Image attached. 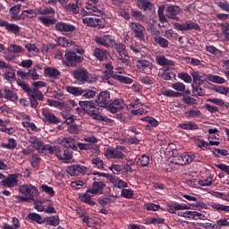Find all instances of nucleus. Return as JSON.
<instances>
[{"label": "nucleus", "instance_id": "49530a36", "mask_svg": "<svg viewBox=\"0 0 229 229\" xmlns=\"http://www.w3.org/2000/svg\"><path fill=\"white\" fill-rule=\"evenodd\" d=\"M182 130H198V125L192 121H188L178 125Z\"/></svg>", "mask_w": 229, "mask_h": 229}, {"label": "nucleus", "instance_id": "b1692460", "mask_svg": "<svg viewBox=\"0 0 229 229\" xmlns=\"http://www.w3.org/2000/svg\"><path fill=\"white\" fill-rule=\"evenodd\" d=\"M157 15L159 21L161 22L158 23V28H167V26H169V21H167V18L164 14V7H158Z\"/></svg>", "mask_w": 229, "mask_h": 229}, {"label": "nucleus", "instance_id": "aec40b11", "mask_svg": "<svg viewBox=\"0 0 229 229\" xmlns=\"http://www.w3.org/2000/svg\"><path fill=\"white\" fill-rule=\"evenodd\" d=\"M0 26L2 28H5V30H7V31H9L10 33H14V35H17V33L21 31V27H19V25L10 23L8 22V21L0 19Z\"/></svg>", "mask_w": 229, "mask_h": 229}, {"label": "nucleus", "instance_id": "f3484780", "mask_svg": "<svg viewBox=\"0 0 229 229\" xmlns=\"http://www.w3.org/2000/svg\"><path fill=\"white\" fill-rule=\"evenodd\" d=\"M166 13V17H168V19H173L174 21H182V19H180V17H178L177 15H180V7L176 6V5H169L166 7L165 10Z\"/></svg>", "mask_w": 229, "mask_h": 229}, {"label": "nucleus", "instance_id": "a878e982", "mask_svg": "<svg viewBox=\"0 0 229 229\" xmlns=\"http://www.w3.org/2000/svg\"><path fill=\"white\" fill-rule=\"evenodd\" d=\"M30 142L32 148H35L39 153L41 151H46V145L44 144V142H42V140H38V138L32 137L30 138Z\"/></svg>", "mask_w": 229, "mask_h": 229}, {"label": "nucleus", "instance_id": "a211bd4d", "mask_svg": "<svg viewBox=\"0 0 229 229\" xmlns=\"http://www.w3.org/2000/svg\"><path fill=\"white\" fill-rule=\"evenodd\" d=\"M66 172L70 176H78L83 173H87V167L81 165H73L72 166H68Z\"/></svg>", "mask_w": 229, "mask_h": 229}, {"label": "nucleus", "instance_id": "58836bf2", "mask_svg": "<svg viewBox=\"0 0 229 229\" xmlns=\"http://www.w3.org/2000/svg\"><path fill=\"white\" fill-rule=\"evenodd\" d=\"M66 92H68L69 94H72V96H83V89L80 88V87H74V86H67L65 88Z\"/></svg>", "mask_w": 229, "mask_h": 229}, {"label": "nucleus", "instance_id": "0e129e2a", "mask_svg": "<svg viewBox=\"0 0 229 229\" xmlns=\"http://www.w3.org/2000/svg\"><path fill=\"white\" fill-rule=\"evenodd\" d=\"M66 10H69L70 12H72V13H80V5H78V1L76 4H69L66 6Z\"/></svg>", "mask_w": 229, "mask_h": 229}, {"label": "nucleus", "instance_id": "774afa93", "mask_svg": "<svg viewBox=\"0 0 229 229\" xmlns=\"http://www.w3.org/2000/svg\"><path fill=\"white\" fill-rule=\"evenodd\" d=\"M30 78H31V80H39L40 75H38V73L37 72V69L32 68L28 72V80H30Z\"/></svg>", "mask_w": 229, "mask_h": 229}, {"label": "nucleus", "instance_id": "69168bd1", "mask_svg": "<svg viewBox=\"0 0 229 229\" xmlns=\"http://www.w3.org/2000/svg\"><path fill=\"white\" fill-rule=\"evenodd\" d=\"M165 38H168L169 40H173V38H178V33L174 32L173 29L167 30L165 31Z\"/></svg>", "mask_w": 229, "mask_h": 229}, {"label": "nucleus", "instance_id": "6e6d98bb", "mask_svg": "<svg viewBox=\"0 0 229 229\" xmlns=\"http://www.w3.org/2000/svg\"><path fill=\"white\" fill-rule=\"evenodd\" d=\"M133 190L131 189H126V188H123L122 191H121V196L122 198H125V199H131V198H133Z\"/></svg>", "mask_w": 229, "mask_h": 229}, {"label": "nucleus", "instance_id": "ea45409f", "mask_svg": "<svg viewBox=\"0 0 229 229\" xmlns=\"http://www.w3.org/2000/svg\"><path fill=\"white\" fill-rule=\"evenodd\" d=\"M43 223L49 225V226H58L60 225V218L58 216H47L43 220Z\"/></svg>", "mask_w": 229, "mask_h": 229}, {"label": "nucleus", "instance_id": "5701e85b", "mask_svg": "<svg viewBox=\"0 0 229 229\" xmlns=\"http://www.w3.org/2000/svg\"><path fill=\"white\" fill-rule=\"evenodd\" d=\"M108 180L111 183H114L116 189H126L128 188V182L123 180L119 179V177L115 175H109Z\"/></svg>", "mask_w": 229, "mask_h": 229}, {"label": "nucleus", "instance_id": "f704fd0d", "mask_svg": "<svg viewBox=\"0 0 229 229\" xmlns=\"http://www.w3.org/2000/svg\"><path fill=\"white\" fill-rule=\"evenodd\" d=\"M206 79H208V81H211V83H216L218 85H223V83H226V80L218 75L207 74Z\"/></svg>", "mask_w": 229, "mask_h": 229}, {"label": "nucleus", "instance_id": "de8ad7c7", "mask_svg": "<svg viewBox=\"0 0 229 229\" xmlns=\"http://www.w3.org/2000/svg\"><path fill=\"white\" fill-rule=\"evenodd\" d=\"M45 74L49 78H58L60 76V71L56 68L48 67L45 69Z\"/></svg>", "mask_w": 229, "mask_h": 229}, {"label": "nucleus", "instance_id": "c85d7f7f", "mask_svg": "<svg viewBox=\"0 0 229 229\" xmlns=\"http://www.w3.org/2000/svg\"><path fill=\"white\" fill-rule=\"evenodd\" d=\"M137 6L144 12H149L153 10V3L147 0H137Z\"/></svg>", "mask_w": 229, "mask_h": 229}, {"label": "nucleus", "instance_id": "a18cd8bd", "mask_svg": "<svg viewBox=\"0 0 229 229\" xmlns=\"http://www.w3.org/2000/svg\"><path fill=\"white\" fill-rule=\"evenodd\" d=\"M8 53H13L14 55H22L24 53V48L22 47L13 44L7 48Z\"/></svg>", "mask_w": 229, "mask_h": 229}, {"label": "nucleus", "instance_id": "4be33fe9", "mask_svg": "<svg viewBox=\"0 0 229 229\" xmlns=\"http://www.w3.org/2000/svg\"><path fill=\"white\" fill-rule=\"evenodd\" d=\"M21 6L22 5L21 4H16L10 9L9 12H10L11 19L13 21H24V17L22 16V14L19 15V13H21Z\"/></svg>", "mask_w": 229, "mask_h": 229}, {"label": "nucleus", "instance_id": "09e8293b", "mask_svg": "<svg viewBox=\"0 0 229 229\" xmlns=\"http://www.w3.org/2000/svg\"><path fill=\"white\" fill-rule=\"evenodd\" d=\"M208 140H212V142H214V140H219V134H218L219 130L217 128L208 129Z\"/></svg>", "mask_w": 229, "mask_h": 229}, {"label": "nucleus", "instance_id": "4c0bfd02", "mask_svg": "<svg viewBox=\"0 0 229 229\" xmlns=\"http://www.w3.org/2000/svg\"><path fill=\"white\" fill-rule=\"evenodd\" d=\"M57 158L58 160H72V151L66 149L62 151L59 150V153H57Z\"/></svg>", "mask_w": 229, "mask_h": 229}, {"label": "nucleus", "instance_id": "6ab92c4d", "mask_svg": "<svg viewBox=\"0 0 229 229\" xmlns=\"http://www.w3.org/2000/svg\"><path fill=\"white\" fill-rule=\"evenodd\" d=\"M86 10L82 12L83 15H94L95 17H101L103 15V11L91 4H86Z\"/></svg>", "mask_w": 229, "mask_h": 229}, {"label": "nucleus", "instance_id": "0eeeda50", "mask_svg": "<svg viewBox=\"0 0 229 229\" xmlns=\"http://www.w3.org/2000/svg\"><path fill=\"white\" fill-rule=\"evenodd\" d=\"M112 99L110 98V93L108 91H102L98 95L96 99L95 106H97L98 112H99V108H108L110 106V102Z\"/></svg>", "mask_w": 229, "mask_h": 229}, {"label": "nucleus", "instance_id": "3c124183", "mask_svg": "<svg viewBox=\"0 0 229 229\" xmlns=\"http://www.w3.org/2000/svg\"><path fill=\"white\" fill-rule=\"evenodd\" d=\"M114 80H117L121 83H126L127 85H131V83H133V80L131 78L124 77L118 74H113Z\"/></svg>", "mask_w": 229, "mask_h": 229}, {"label": "nucleus", "instance_id": "052dcab7", "mask_svg": "<svg viewBox=\"0 0 229 229\" xmlns=\"http://www.w3.org/2000/svg\"><path fill=\"white\" fill-rule=\"evenodd\" d=\"M141 121H145L146 123H148V124L153 128H157V126H158V122L157 121V119L151 116L143 117L141 118Z\"/></svg>", "mask_w": 229, "mask_h": 229}, {"label": "nucleus", "instance_id": "ddd939ff", "mask_svg": "<svg viewBox=\"0 0 229 229\" xmlns=\"http://www.w3.org/2000/svg\"><path fill=\"white\" fill-rule=\"evenodd\" d=\"M95 42H97L99 46H103L104 47H114L115 46V38L112 35H105L103 37L95 38Z\"/></svg>", "mask_w": 229, "mask_h": 229}, {"label": "nucleus", "instance_id": "338daca9", "mask_svg": "<svg viewBox=\"0 0 229 229\" xmlns=\"http://www.w3.org/2000/svg\"><path fill=\"white\" fill-rule=\"evenodd\" d=\"M215 4H216V6H218V8H220L221 10H223L224 12H228L229 13V4L226 1H217L215 2Z\"/></svg>", "mask_w": 229, "mask_h": 229}, {"label": "nucleus", "instance_id": "2eb2a0df", "mask_svg": "<svg viewBox=\"0 0 229 229\" xmlns=\"http://www.w3.org/2000/svg\"><path fill=\"white\" fill-rule=\"evenodd\" d=\"M130 28L131 31L134 33V37L139 38V40H142L144 38V33L146 31V27L139 22L132 21L130 23Z\"/></svg>", "mask_w": 229, "mask_h": 229}, {"label": "nucleus", "instance_id": "bb28decb", "mask_svg": "<svg viewBox=\"0 0 229 229\" xmlns=\"http://www.w3.org/2000/svg\"><path fill=\"white\" fill-rule=\"evenodd\" d=\"M93 56H95V58L99 62H105L108 56V51L101 48H95L93 51Z\"/></svg>", "mask_w": 229, "mask_h": 229}, {"label": "nucleus", "instance_id": "5fc2aeb1", "mask_svg": "<svg viewBox=\"0 0 229 229\" xmlns=\"http://www.w3.org/2000/svg\"><path fill=\"white\" fill-rule=\"evenodd\" d=\"M177 78H179V80H182V81H184V83H191L192 82V77L185 72L178 73Z\"/></svg>", "mask_w": 229, "mask_h": 229}, {"label": "nucleus", "instance_id": "cd10ccee", "mask_svg": "<svg viewBox=\"0 0 229 229\" xmlns=\"http://www.w3.org/2000/svg\"><path fill=\"white\" fill-rule=\"evenodd\" d=\"M105 182H94L92 184V188L89 189L92 195L101 194L103 192V189H105Z\"/></svg>", "mask_w": 229, "mask_h": 229}, {"label": "nucleus", "instance_id": "e2e57ef3", "mask_svg": "<svg viewBox=\"0 0 229 229\" xmlns=\"http://www.w3.org/2000/svg\"><path fill=\"white\" fill-rule=\"evenodd\" d=\"M18 85L22 89V90H24V92L28 94V96L33 94V92L31 91V88L30 87V85H28V83L20 81H18Z\"/></svg>", "mask_w": 229, "mask_h": 229}, {"label": "nucleus", "instance_id": "864d4df0", "mask_svg": "<svg viewBox=\"0 0 229 229\" xmlns=\"http://www.w3.org/2000/svg\"><path fill=\"white\" fill-rule=\"evenodd\" d=\"M137 165H140V167H146L149 165V157L146 155H142L137 161Z\"/></svg>", "mask_w": 229, "mask_h": 229}, {"label": "nucleus", "instance_id": "603ef678", "mask_svg": "<svg viewBox=\"0 0 229 229\" xmlns=\"http://www.w3.org/2000/svg\"><path fill=\"white\" fill-rule=\"evenodd\" d=\"M27 217L30 221H35L38 225H42V223H44V218L37 213H30Z\"/></svg>", "mask_w": 229, "mask_h": 229}, {"label": "nucleus", "instance_id": "c9c22d12", "mask_svg": "<svg viewBox=\"0 0 229 229\" xmlns=\"http://www.w3.org/2000/svg\"><path fill=\"white\" fill-rule=\"evenodd\" d=\"M82 22L87 26H89L91 28H96L97 26H99V22H101V20L94 17H87L82 19Z\"/></svg>", "mask_w": 229, "mask_h": 229}, {"label": "nucleus", "instance_id": "473e14b6", "mask_svg": "<svg viewBox=\"0 0 229 229\" xmlns=\"http://www.w3.org/2000/svg\"><path fill=\"white\" fill-rule=\"evenodd\" d=\"M94 196L95 195H92V191L90 190H88L82 196H81V199L84 203H88V205L94 207V205H96V202L91 199L92 198H94Z\"/></svg>", "mask_w": 229, "mask_h": 229}, {"label": "nucleus", "instance_id": "f03ea898", "mask_svg": "<svg viewBox=\"0 0 229 229\" xmlns=\"http://www.w3.org/2000/svg\"><path fill=\"white\" fill-rule=\"evenodd\" d=\"M72 76L78 85H85V83H94L96 77L89 72L85 68H79L72 72Z\"/></svg>", "mask_w": 229, "mask_h": 229}, {"label": "nucleus", "instance_id": "20e7f679", "mask_svg": "<svg viewBox=\"0 0 229 229\" xmlns=\"http://www.w3.org/2000/svg\"><path fill=\"white\" fill-rule=\"evenodd\" d=\"M19 191L24 196L21 197V201H30L35 199V195L38 192V190L31 184H23L20 186Z\"/></svg>", "mask_w": 229, "mask_h": 229}, {"label": "nucleus", "instance_id": "c03bdc74", "mask_svg": "<svg viewBox=\"0 0 229 229\" xmlns=\"http://www.w3.org/2000/svg\"><path fill=\"white\" fill-rule=\"evenodd\" d=\"M192 88V96L193 98H203V96H205V89H203V88H201V86H195L194 84L191 85Z\"/></svg>", "mask_w": 229, "mask_h": 229}, {"label": "nucleus", "instance_id": "4468645a", "mask_svg": "<svg viewBox=\"0 0 229 229\" xmlns=\"http://www.w3.org/2000/svg\"><path fill=\"white\" fill-rule=\"evenodd\" d=\"M194 158H196L194 154L179 155L174 157V163L177 165H187V164L194 162Z\"/></svg>", "mask_w": 229, "mask_h": 229}, {"label": "nucleus", "instance_id": "f257e3e1", "mask_svg": "<svg viewBox=\"0 0 229 229\" xmlns=\"http://www.w3.org/2000/svg\"><path fill=\"white\" fill-rule=\"evenodd\" d=\"M79 105L82 110H85L89 115H91L96 121H104L105 123L108 121V117L99 114V111L97 110L98 106L96 103L92 101H81Z\"/></svg>", "mask_w": 229, "mask_h": 229}, {"label": "nucleus", "instance_id": "dca6fc26", "mask_svg": "<svg viewBox=\"0 0 229 229\" xmlns=\"http://www.w3.org/2000/svg\"><path fill=\"white\" fill-rule=\"evenodd\" d=\"M174 28H175L179 31H189L191 30H196V31H199V30H200L199 25H198V23H196L194 21H186L183 24L174 22Z\"/></svg>", "mask_w": 229, "mask_h": 229}, {"label": "nucleus", "instance_id": "393cba45", "mask_svg": "<svg viewBox=\"0 0 229 229\" xmlns=\"http://www.w3.org/2000/svg\"><path fill=\"white\" fill-rule=\"evenodd\" d=\"M131 50L132 51V53H134L137 58H145L146 51H148L146 47H142L137 45L131 46Z\"/></svg>", "mask_w": 229, "mask_h": 229}, {"label": "nucleus", "instance_id": "6e6552de", "mask_svg": "<svg viewBox=\"0 0 229 229\" xmlns=\"http://www.w3.org/2000/svg\"><path fill=\"white\" fill-rule=\"evenodd\" d=\"M153 67H155V65L148 60L139 59L136 61V68L139 72H141L142 74H151Z\"/></svg>", "mask_w": 229, "mask_h": 229}, {"label": "nucleus", "instance_id": "72a5a7b5", "mask_svg": "<svg viewBox=\"0 0 229 229\" xmlns=\"http://www.w3.org/2000/svg\"><path fill=\"white\" fill-rule=\"evenodd\" d=\"M172 89H174V90H176L177 92H183V94H186L187 96L191 94V90L186 89L187 87L185 86V84L180 81L173 83Z\"/></svg>", "mask_w": 229, "mask_h": 229}, {"label": "nucleus", "instance_id": "79ce46f5", "mask_svg": "<svg viewBox=\"0 0 229 229\" xmlns=\"http://www.w3.org/2000/svg\"><path fill=\"white\" fill-rule=\"evenodd\" d=\"M78 147L80 149L87 151V149H95L96 153L99 155V148L98 145H94L91 143H78Z\"/></svg>", "mask_w": 229, "mask_h": 229}, {"label": "nucleus", "instance_id": "bf43d9fd", "mask_svg": "<svg viewBox=\"0 0 229 229\" xmlns=\"http://www.w3.org/2000/svg\"><path fill=\"white\" fill-rule=\"evenodd\" d=\"M188 117L194 118V117H201L202 114L199 109H190L185 113Z\"/></svg>", "mask_w": 229, "mask_h": 229}, {"label": "nucleus", "instance_id": "39448f33", "mask_svg": "<svg viewBox=\"0 0 229 229\" xmlns=\"http://www.w3.org/2000/svg\"><path fill=\"white\" fill-rule=\"evenodd\" d=\"M124 153H128L126 147L116 146V148H107L105 151V157H106V158L123 160V158H124Z\"/></svg>", "mask_w": 229, "mask_h": 229}, {"label": "nucleus", "instance_id": "680f3d73", "mask_svg": "<svg viewBox=\"0 0 229 229\" xmlns=\"http://www.w3.org/2000/svg\"><path fill=\"white\" fill-rule=\"evenodd\" d=\"M91 164H93V165L97 167V169H105V163L99 157L93 158Z\"/></svg>", "mask_w": 229, "mask_h": 229}, {"label": "nucleus", "instance_id": "412c9836", "mask_svg": "<svg viewBox=\"0 0 229 229\" xmlns=\"http://www.w3.org/2000/svg\"><path fill=\"white\" fill-rule=\"evenodd\" d=\"M55 30H57V31H61V33H72V31L76 30V27L70 23L60 21L55 24Z\"/></svg>", "mask_w": 229, "mask_h": 229}, {"label": "nucleus", "instance_id": "8fccbe9b", "mask_svg": "<svg viewBox=\"0 0 229 229\" xmlns=\"http://www.w3.org/2000/svg\"><path fill=\"white\" fill-rule=\"evenodd\" d=\"M38 21H39V22H41V24H43V26H46L47 28H48V26L55 24V18H49L46 16L39 17Z\"/></svg>", "mask_w": 229, "mask_h": 229}, {"label": "nucleus", "instance_id": "7c9ffc66", "mask_svg": "<svg viewBox=\"0 0 229 229\" xmlns=\"http://www.w3.org/2000/svg\"><path fill=\"white\" fill-rule=\"evenodd\" d=\"M156 62L158 65H161L162 67L167 65L169 67L174 66V63L172 60H169L165 57V55H157L156 57Z\"/></svg>", "mask_w": 229, "mask_h": 229}, {"label": "nucleus", "instance_id": "9d476101", "mask_svg": "<svg viewBox=\"0 0 229 229\" xmlns=\"http://www.w3.org/2000/svg\"><path fill=\"white\" fill-rule=\"evenodd\" d=\"M64 58L66 60V65H68V67H76L78 64H81V62H83V56L77 55L75 52L71 51L65 53Z\"/></svg>", "mask_w": 229, "mask_h": 229}, {"label": "nucleus", "instance_id": "13d9d810", "mask_svg": "<svg viewBox=\"0 0 229 229\" xmlns=\"http://www.w3.org/2000/svg\"><path fill=\"white\" fill-rule=\"evenodd\" d=\"M82 98L84 99H92L96 98V91L94 89H83Z\"/></svg>", "mask_w": 229, "mask_h": 229}, {"label": "nucleus", "instance_id": "a19ab883", "mask_svg": "<svg viewBox=\"0 0 229 229\" xmlns=\"http://www.w3.org/2000/svg\"><path fill=\"white\" fill-rule=\"evenodd\" d=\"M114 49L117 51L120 56L128 58V50H126V46H124L123 43H115Z\"/></svg>", "mask_w": 229, "mask_h": 229}, {"label": "nucleus", "instance_id": "423d86ee", "mask_svg": "<svg viewBox=\"0 0 229 229\" xmlns=\"http://www.w3.org/2000/svg\"><path fill=\"white\" fill-rule=\"evenodd\" d=\"M147 30L149 33H151L155 42L158 44L160 47H163L164 49H165L166 47H169V40L160 36V30H157V28H155V25L147 26Z\"/></svg>", "mask_w": 229, "mask_h": 229}, {"label": "nucleus", "instance_id": "4d7b16f0", "mask_svg": "<svg viewBox=\"0 0 229 229\" xmlns=\"http://www.w3.org/2000/svg\"><path fill=\"white\" fill-rule=\"evenodd\" d=\"M4 94V98L8 101H17V94L13 93L12 90L5 89Z\"/></svg>", "mask_w": 229, "mask_h": 229}, {"label": "nucleus", "instance_id": "2f4dec72", "mask_svg": "<svg viewBox=\"0 0 229 229\" xmlns=\"http://www.w3.org/2000/svg\"><path fill=\"white\" fill-rule=\"evenodd\" d=\"M219 141H212L207 142L203 140H197V146L205 151V149H208V146H219Z\"/></svg>", "mask_w": 229, "mask_h": 229}, {"label": "nucleus", "instance_id": "9b49d317", "mask_svg": "<svg viewBox=\"0 0 229 229\" xmlns=\"http://www.w3.org/2000/svg\"><path fill=\"white\" fill-rule=\"evenodd\" d=\"M131 17H134L137 21H141V22H146L148 26H155L157 24V21L155 18H149L148 19L147 15L142 14V12L139 10H131Z\"/></svg>", "mask_w": 229, "mask_h": 229}, {"label": "nucleus", "instance_id": "f8f14e48", "mask_svg": "<svg viewBox=\"0 0 229 229\" xmlns=\"http://www.w3.org/2000/svg\"><path fill=\"white\" fill-rule=\"evenodd\" d=\"M42 115V121L46 123V124H60V123H62V120L55 115L53 112L49 111V109H43Z\"/></svg>", "mask_w": 229, "mask_h": 229}, {"label": "nucleus", "instance_id": "e433bc0d", "mask_svg": "<svg viewBox=\"0 0 229 229\" xmlns=\"http://www.w3.org/2000/svg\"><path fill=\"white\" fill-rule=\"evenodd\" d=\"M160 95L165 96L166 98H180V97H182V93L176 92L173 89H165V88H162L160 89Z\"/></svg>", "mask_w": 229, "mask_h": 229}, {"label": "nucleus", "instance_id": "7ed1b4c3", "mask_svg": "<svg viewBox=\"0 0 229 229\" xmlns=\"http://www.w3.org/2000/svg\"><path fill=\"white\" fill-rule=\"evenodd\" d=\"M28 15H30L31 17H37V15H55V10L53 7H39L35 9H29L22 11L21 17H28Z\"/></svg>", "mask_w": 229, "mask_h": 229}, {"label": "nucleus", "instance_id": "c756f323", "mask_svg": "<svg viewBox=\"0 0 229 229\" xmlns=\"http://www.w3.org/2000/svg\"><path fill=\"white\" fill-rule=\"evenodd\" d=\"M4 78L9 83H13V81L17 80V78L15 77V70L12 66H10V68L4 71Z\"/></svg>", "mask_w": 229, "mask_h": 229}, {"label": "nucleus", "instance_id": "37998d69", "mask_svg": "<svg viewBox=\"0 0 229 229\" xmlns=\"http://www.w3.org/2000/svg\"><path fill=\"white\" fill-rule=\"evenodd\" d=\"M62 144L64 147H65L67 149H69V148L71 149H76L77 147L76 145H74V140L72 137H66L64 138L62 140Z\"/></svg>", "mask_w": 229, "mask_h": 229}, {"label": "nucleus", "instance_id": "1a4fd4ad", "mask_svg": "<svg viewBox=\"0 0 229 229\" xmlns=\"http://www.w3.org/2000/svg\"><path fill=\"white\" fill-rule=\"evenodd\" d=\"M19 176H21L20 174H9L7 177L4 178L0 185L7 189H13V187L19 186Z\"/></svg>", "mask_w": 229, "mask_h": 229}]
</instances>
